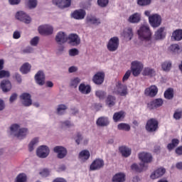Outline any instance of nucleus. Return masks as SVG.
<instances>
[{"label":"nucleus","mask_w":182,"mask_h":182,"mask_svg":"<svg viewBox=\"0 0 182 182\" xmlns=\"http://www.w3.org/2000/svg\"><path fill=\"white\" fill-rule=\"evenodd\" d=\"M141 41L146 42V46L151 45V31L149 26H141L137 31Z\"/></svg>","instance_id":"1"},{"label":"nucleus","mask_w":182,"mask_h":182,"mask_svg":"<svg viewBox=\"0 0 182 182\" xmlns=\"http://www.w3.org/2000/svg\"><path fill=\"white\" fill-rule=\"evenodd\" d=\"M19 124H14L10 127L11 134H14L15 137H17L18 140H23L28 135V128L19 129Z\"/></svg>","instance_id":"2"},{"label":"nucleus","mask_w":182,"mask_h":182,"mask_svg":"<svg viewBox=\"0 0 182 182\" xmlns=\"http://www.w3.org/2000/svg\"><path fill=\"white\" fill-rule=\"evenodd\" d=\"M145 129L148 133H154L159 130V121L156 118H151L147 120Z\"/></svg>","instance_id":"3"},{"label":"nucleus","mask_w":182,"mask_h":182,"mask_svg":"<svg viewBox=\"0 0 182 182\" xmlns=\"http://www.w3.org/2000/svg\"><path fill=\"white\" fill-rule=\"evenodd\" d=\"M113 93L119 95V96H127L129 92L127 91V85L122 84V82L118 81L114 88Z\"/></svg>","instance_id":"4"},{"label":"nucleus","mask_w":182,"mask_h":182,"mask_svg":"<svg viewBox=\"0 0 182 182\" xmlns=\"http://www.w3.org/2000/svg\"><path fill=\"white\" fill-rule=\"evenodd\" d=\"M149 22L152 28H159L161 25V16L156 14L149 18Z\"/></svg>","instance_id":"5"},{"label":"nucleus","mask_w":182,"mask_h":182,"mask_svg":"<svg viewBox=\"0 0 182 182\" xmlns=\"http://www.w3.org/2000/svg\"><path fill=\"white\" fill-rule=\"evenodd\" d=\"M107 48L109 52H115L119 48V38L112 37L108 41Z\"/></svg>","instance_id":"6"},{"label":"nucleus","mask_w":182,"mask_h":182,"mask_svg":"<svg viewBox=\"0 0 182 182\" xmlns=\"http://www.w3.org/2000/svg\"><path fill=\"white\" fill-rule=\"evenodd\" d=\"M38 32L40 35L48 36L53 33V27L50 25H43L38 27Z\"/></svg>","instance_id":"7"},{"label":"nucleus","mask_w":182,"mask_h":182,"mask_svg":"<svg viewBox=\"0 0 182 182\" xmlns=\"http://www.w3.org/2000/svg\"><path fill=\"white\" fill-rule=\"evenodd\" d=\"M132 75L139 76V73L143 70V63L139 61H134L132 63Z\"/></svg>","instance_id":"8"},{"label":"nucleus","mask_w":182,"mask_h":182,"mask_svg":"<svg viewBox=\"0 0 182 182\" xmlns=\"http://www.w3.org/2000/svg\"><path fill=\"white\" fill-rule=\"evenodd\" d=\"M103 167H105V161L101 159H96L91 164L90 168L92 171H95V170H100Z\"/></svg>","instance_id":"9"},{"label":"nucleus","mask_w":182,"mask_h":182,"mask_svg":"<svg viewBox=\"0 0 182 182\" xmlns=\"http://www.w3.org/2000/svg\"><path fill=\"white\" fill-rule=\"evenodd\" d=\"M67 41H68L69 45L71 46H78V45H80V38L77 34H70Z\"/></svg>","instance_id":"10"},{"label":"nucleus","mask_w":182,"mask_h":182,"mask_svg":"<svg viewBox=\"0 0 182 182\" xmlns=\"http://www.w3.org/2000/svg\"><path fill=\"white\" fill-rule=\"evenodd\" d=\"M16 18L24 23H31L32 18L23 11H18L16 14Z\"/></svg>","instance_id":"11"},{"label":"nucleus","mask_w":182,"mask_h":182,"mask_svg":"<svg viewBox=\"0 0 182 182\" xmlns=\"http://www.w3.org/2000/svg\"><path fill=\"white\" fill-rule=\"evenodd\" d=\"M29 93L24 92L20 95V100L23 106L26 107L32 105V99Z\"/></svg>","instance_id":"12"},{"label":"nucleus","mask_w":182,"mask_h":182,"mask_svg":"<svg viewBox=\"0 0 182 182\" xmlns=\"http://www.w3.org/2000/svg\"><path fill=\"white\" fill-rule=\"evenodd\" d=\"M49 147L42 145L37 149V156L40 157L41 159H46V157H48L49 156Z\"/></svg>","instance_id":"13"},{"label":"nucleus","mask_w":182,"mask_h":182,"mask_svg":"<svg viewBox=\"0 0 182 182\" xmlns=\"http://www.w3.org/2000/svg\"><path fill=\"white\" fill-rule=\"evenodd\" d=\"M53 4L57 5L60 9H65L72 5V0H53Z\"/></svg>","instance_id":"14"},{"label":"nucleus","mask_w":182,"mask_h":182,"mask_svg":"<svg viewBox=\"0 0 182 182\" xmlns=\"http://www.w3.org/2000/svg\"><path fill=\"white\" fill-rule=\"evenodd\" d=\"M159 93V88L156 85H151L144 90L145 96H149V97H154Z\"/></svg>","instance_id":"15"},{"label":"nucleus","mask_w":182,"mask_h":182,"mask_svg":"<svg viewBox=\"0 0 182 182\" xmlns=\"http://www.w3.org/2000/svg\"><path fill=\"white\" fill-rule=\"evenodd\" d=\"M138 157L139 160L142 162V164L146 163H151L153 161V156L151 154L147 152H141L139 154Z\"/></svg>","instance_id":"16"},{"label":"nucleus","mask_w":182,"mask_h":182,"mask_svg":"<svg viewBox=\"0 0 182 182\" xmlns=\"http://www.w3.org/2000/svg\"><path fill=\"white\" fill-rule=\"evenodd\" d=\"M54 153H57L58 159H65L66 154H68V151L63 146H57L53 149Z\"/></svg>","instance_id":"17"},{"label":"nucleus","mask_w":182,"mask_h":182,"mask_svg":"<svg viewBox=\"0 0 182 182\" xmlns=\"http://www.w3.org/2000/svg\"><path fill=\"white\" fill-rule=\"evenodd\" d=\"M163 100L158 98L151 101L149 103H148L147 106L149 110H153L154 109H157V107L163 106Z\"/></svg>","instance_id":"18"},{"label":"nucleus","mask_w":182,"mask_h":182,"mask_svg":"<svg viewBox=\"0 0 182 182\" xmlns=\"http://www.w3.org/2000/svg\"><path fill=\"white\" fill-rule=\"evenodd\" d=\"M92 82H94L95 85H102L105 82V73H97L92 77Z\"/></svg>","instance_id":"19"},{"label":"nucleus","mask_w":182,"mask_h":182,"mask_svg":"<svg viewBox=\"0 0 182 182\" xmlns=\"http://www.w3.org/2000/svg\"><path fill=\"white\" fill-rule=\"evenodd\" d=\"M45 73H43V71L39 70L35 75V80L37 85H39V86H43L45 85Z\"/></svg>","instance_id":"20"},{"label":"nucleus","mask_w":182,"mask_h":182,"mask_svg":"<svg viewBox=\"0 0 182 182\" xmlns=\"http://www.w3.org/2000/svg\"><path fill=\"white\" fill-rule=\"evenodd\" d=\"M68 35L65 33V32L60 31L58 33V34L55 36V41L58 45H62V43H65V42H68Z\"/></svg>","instance_id":"21"},{"label":"nucleus","mask_w":182,"mask_h":182,"mask_svg":"<svg viewBox=\"0 0 182 182\" xmlns=\"http://www.w3.org/2000/svg\"><path fill=\"white\" fill-rule=\"evenodd\" d=\"M164 31H166V27H161L155 32L154 38L156 41H161L166 38V33Z\"/></svg>","instance_id":"22"},{"label":"nucleus","mask_w":182,"mask_h":182,"mask_svg":"<svg viewBox=\"0 0 182 182\" xmlns=\"http://www.w3.org/2000/svg\"><path fill=\"white\" fill-rule=\"evenodd\" d=\"M96 124L100 127H106V126L110 124V121H109V117H100L97 119Z\"/></svg>","instance_id":"23"},{"label":"nucleus","mask_w":182,"mask_h":182,"mask_svg":"<svg viewBox=\"0 0 182 182\" xmlns=\"http://www.w3.org/2000/svg\"><path fill=\"white\" fill-rule=\"evenodd\" d=\"M78 90L82 95H89L92 92V87L89 85H85V83H81L79 85Z\"/></svg>","instance_id":"24"},{"label":"nucleus","mask_w":182,"mask_h":182,"mask_svg":"<svg viewBox=\"0 0 182 182\" xmlns=\"http://www.w3.org/2000/svg\"><path fill=\"white\" fill-rule=\"evenodd\" d=\"M85 16H86V11L83 9L75 10L73 13V18H74V19H85Z\"/></svg>","instance_id":"25"},{"label":"nucleus","mask_w":182,"mask_h":182,"mask_svg":"<svg viewBox=\"0 0 182 182\" xmlns=\"http://www.w3.org/2000/svg\"><path fill=\"white\" fill-rule=\"evenodd\" d=\"M166 173V168H159L156 169L153 173L151 175V178L152 180H156V178H159L161 177V176Z\"/></svg>","instance_id":"26"},{"label":"nucleus","mask_w":182,"mask_h":182,"mask_svg":"<svg viewBox=\"0 0 182 182\" xmlns=\"http://www.w3.org/2000/svg\"><path fill=\"white\" fill-rule=\"evenodd\" d=\"M131 168L134 171H136V173H141V171L147 170V166L145 164H139V166L134 164L131 166Z\"/></svg>","instance_id":"27"},{"label":"nucleus","mask_w":182,"mask_h":182,"mask_svg":"<svg viewBox=\"0 0 182 182\" xmlns=\"http://www.w3.org/2000/svg\"><path fill=\"white\" fill-rule=\"evenodd\" d=\"M1 88L3 92H9L12 89V84L9 80H2L1 82Z\"/></svg>","instance_id":"28"},{"label":"nucleus","mask_w":182,"mask_h":182,"mask_svg":"<svg viewBox=\"0 0 182 182\" xmlns=\"http://www.w3.org/2000/svg\"><path fill=\"white\" fill-rule=\"evenodd\" d=\"M140 21H141V16L139 13H134L128 18V22L130 23H139Z\"/></svg>","instance_id":"29"},{"label":"nucleus","mask_w":182,"mask_h":182,"mask_svg":"<svg viewBox=\"0 0 182 182\" xmlns=\"http://www.w3.org/2000/svg\"><path fill=\"white\" fill-rule=\"evenodd\" d=\"M119 150L123 157H129L132 154V149L127 146H119Z\"/></svg>","instance_id":"30"},{"label":"nucleus","mask_w":182,"mask_h":182,"mask_svg":"<svg viewBox=\"0 0 182 182\" xmlns=\"http://www.w3.org/2000/svg\"><path fill=\"white\" fill-rule=\"evenodd\" d=\"M87 23H90L91 25H100V19L96 18L95 16H87Z\"/></svg>","instance_id":"31"},{"label":"nucleus","mask_w":182,"mask_h":182,"mask_svg":"<svg viewBox=\"0 0 182 182\" xmlns=\"http://www.w3.org/2000/svg\"><path fill=\"white\" fill-rule=\"evenodd\" d=\"M31 68L32 65H31L29 63H24L20 68V72L23 75H27V73H29L31 72Z\"/></svg>","instance_id":"32"},{"label":"nucleus","mask_w":182,"mask_h":182,"mask_svg":"<svg viewBox=\"0 0 182 182\" xmlns=\"http://www.w3.org/2000/svg\"><path fill=\"white\" fill-rule=\"evenodd\" d=\"M126 180V175L124 173H116L113 178V182H124Z\"/></svg>","instance_id":"33"},{"label":"nucleus","mask_w":182,"mask_h":182,"mask_svg":"<svg viewBox=\"0 0 182 182\" xmlns=\"http://www.w3.org/2000/svg\"><path fill=\"white\" fill-rule=\"evenodd\" d=\"M105 103L108 107H113L116 105V97L108 95L105 100Z\"/></svg>","instance_id":"34"},{"label":"nucleus","mask_w":182,"mask_h":182,"mask_svg":"<svg viewBox=\"0 0 182 182\" xmlns=\"http://www.w3.org/2000/svg\"><path fill=\"white\" fill-rule=\"evenodd\" d=\"M79 159L84 160V161L89 160L90 159V152L87 149L81 151L79 154Z\"/></svg>","instance_id":"35"},{"label":"nucleus","mask_w":182,"mask_h":182,"mask_svg":"<svg viewBox=\"0 0 182 182\" xmlns=\"http://www.w3.org/2000/svg\"><path fill=\"white\" fill-rule=\"evenodd\" d=\"M164 97L168 100H171L174 97V90L173 88H168L164 92Z\"/></svg>","instance_id":"36"},{"label":"nucleus","mask_w":182,"mask_h":182,"mask_svg":"<svg viewBox=\"0 0 182 182\" xmlns=\"http://www.w3.org/2000/svg\"><path fill=\"white\" fill-rule=\"evenodd\" d=\"M172 38L175 41H180L182 40V29H177L172 33Z\"/></svg>","instance_id":"37"},{"label":"nucleus","mask_w":182,"mask_h":182,"mask_svg":"<svg viewBox=\"0 0 182 182\" xmlns=\"http://www.w3.org/2000/svg\"><path fill=\"white\" fill-rule=\"evenodd\" d=\"M122 119H124V112L119 111L118 112H115L113 115V120L115 122H120Z\"/></svg>","instance_id":"38"},{"label":"nucleus","mask_w":182,"mask_h":182,"mask_svg":"<svg viewBox=\"0 0 182 182\" xmlns=\"http://www.w3.org/2000/svg\"><path fill=\"white\" fill-rule=\"evenodd\" d=\"M171 61H165L161 64L162 70L164 72H170L171 70Z\"/></svg>","instance_id":"39"},{"label":"nucleus","mask_w":182,"mask_h":182,"mask_svg":"<svg viewBox=\"0 0 182 182\" xmlns=\"http://www.w3.org/2000/svg\"><path fill=\"white\" fill-rule=\"evenodd\" d=\"M156 71L153 68H145L143 71L144 76H154L155 75Z\"/></svg>","instance_id":"40"},{"label":"nucleus","mask_w":182,"mask_h":182,"mask_svg":"<svg viewBox=\"0 0 182 182\" xmlns=\"http://www.w3.org/2000/svg\"><path fill=\"white\" fill-rule=\"evenodd\" d=\"M106 92L102 90H97L95 92V95L100 99V100H105L106 98Z\"/></svg>","instance_id":"41"},{"label":"nucleus","mask_w":182,"mask_h":182,"mask_svg":"<svg viewBox=\"0 0 182 182\" xmlns=\"http://www.w3.org/2000/svg\"><path fill=\"white\" fill-rule=\"evenodd\" d=\"M182 118V109H177L173 113V119L175 120H180Z\"/></svg>","instance_id":"42"},{"label":"nucleus","mask_w":182,"mask_h":182,"mask_svg":"<svg viewBox=\"0 0 182 182\" xmlns=\"http://www.w3.org/2000/svg\"><path fill=\"white\" fill-rule=\"evenodd\" d=\"M117 127L119 130H124L125 132L130 131V125L128 124L121 123L118 124Z\"/></svg>","instance_id":"43"},{"label":"nucleus","mask_w":182,"mask_h":182,"mask_svg":"<svg viewBox=\"0 0 182 182\" xmlns=\"http://www.w3.org/2000/svg\"><path fill=\"white\" fill-rule=\"evenodd\" d=\"M38 5V1L36 0H27V6L29 9H33V8H36Z\"/></svg>","instance_id":"44"},{"label":"nucleus","mask_w":182,"mask_h":182,"mask_svg":"<svg viewBox=\"0 0 182 182\" xmlns=\"http://www.w3.org/2000/svg\"><path fill=\"white\" fill-rule=\"evenodd\" d=\"M169 50L172 53H177L180 50V46L178 44H172L169 47Z\"/></svg>","instance_id":"45"},{"label":"nucleus","mask_w":182,"mask_h":182,"mask_svg":"<svg viewBox=\"0 0 182 182\" xmlns=\"http://www.w3.org/2000/svg\"><path fill=\"white\" fill-rule=\"evenodd\" d=\"M16 182H26V175L25 173H20L16 178Z\"/></svg>","instance_id":"46"},{"label":"nucleus","mask_w":182,"mask_h":182,"mask_svg":"<svg viewBox=\"0 0 182 182\" xmlns=\"http://www.w3.org/2000/svg\"><path fill=\"white\" fill-rule=\"evenodd\" d=\"M137 4L139 6H147L151 4V0H137Z\"/></svg>","instance_id":"47"},{"label":"nucleus","mask_w":182,"mask_h":182,"mask_svg":"<svg viewBox=\"0 0 182 182\" xmlns=\"http://www.w3.org/2000/svg\"><path fill=\"white\" fill-rule=\"evenodd\" d=\"M39 142V139L38 138H34L28 144V150L29 151H33V145L37 144Z\"/></svg>","instance_id":"48"},{"label":"nucleus","mask_w":182,"mask_h":182,"mask_svg":"<svg viewBox=\"0 0 182 182\" xmlns=\"http://www.w3.org/2000/svg\"><path fill=\"white\" fill-rule=\"evenodd\" d=\"M66 109H68V107H66V105H58V108H57V113L58 114H63L65 110H66Z\"/></svg>","instance_id":"49"},{"label":"nucleus","mask_w":182,"mask_h":182,"mask_svg":"<svg viewBox=\"0 0 182 182\" xmlns=\"http://www.w3.org/2000/svg\"><path fill=\"white\" fill-rule=\"evenodd\" d=\"M9 76H11L9 71L0 70V79H4V77H9Z\"/></svg>","instance_id":"50"},{"label":"nucleus","mask_w":182,"mask_h":182,"mask_svg":"<svg viewBox=\"0 0 182 182\" xmlns=\"http://www.w3.org/2000/svg\"><path fill=\"white\" fill-rule=\"evenodd\" d=\"M97 4L101 8H105L109 4V0H97Z\"/></svg>","instance_id":"51"},{"label":"nucleus","mask_w":182,"mask_h":182,"mask_svg":"<svg viewBox=\"0 0 182 182\" xmlns=\"http://www.w3.org/2000/svg\"><path fill=\"white\" fill-rule=\"evenodd\" d=\"M133 30L132 29V28H128L127 29L125 36L128 38L129 41H131L132 38H133Z\"/></svg>","instance_id":"52"},{"label":"nucleus","mask_w":182,"mask_h":182,"mask_svg":"<svg viewBox=\"0 0 182 182\" xmlns=\"http://www.w3.org/2000/svg\"><path fill=\"white\" fill-rule=\"evenodd\" d=\"M39 174L42 176V177H48L49 174H50V171L48 168L43 169Z\"/></svg>","instance_id":"53"},{"label":"nucleus","mask_w":182,"mask_h":182,"mask_svg":"<svg viewBox=\"0 0 182 182\" xmlns=\"http://www.w3.org/2000/svg\"><path fill=\"white\" fill-rule=\"evenodd\" d=\"M79 83H80V79L79 77H75L71 80V86L73 87H77Z\"/></svg>","instance_id":"54"},{"label":"nucleus","mask_w":182,"mask_h":182,"mask_svg":"<svg viewBox=\"0 0 182 182\" xmlns=\"http://www.w3.org/2000/svg\"><path fill=\"white\" fill-rule=\"evenodd\" d=\"M69 55L70 56H77V55H79V50L77 48H72L69 50Z\"/></svg>","instance_id":"55"},{"label":"nucleus","mask_w":182,"mask_h":182,"mask_svg":"<svg viewBox=\"0 0 182 182\" xmlns=\"http://www.w3.org/2000/svg\"><path fill=\"white\" fill-rule=\"evenodd\" d=\"M39 43V37L36 36L31 41V45L32 46H36Z\"/></svg>","instance_id":"56"},{"label":"nucleus","mask_w":182,"mask_h":182,"mask_svg":"<svg viewBox=\"0 0 182 182\" xmlns=\"http://www.w3.org/2000/svg\"><path fill=\"white\" fill-rule=\"evenodd\" d=\"M130 75H132V71L127 70L122 77V82H126L130 77Z\"/></svg>","instance_id":"57"},{"label":"nucleus","mask_w":182,"mask_h":182,"mask_svg":"<svg viewBox=\"0 0 182 182\" xmlns=\"http://www.w3.org/2000/svg\"><path fill=\"white\" fill-rule=\"evenodd\" d=\"M33 48L32 47H27L22 50V53H32Z\"/></svg>","instance_id":"58"},{"label":"nucleus","mask_w":182,"mask_h":182,"mask_svg":"<svg viewBox=\"0 0 182 182\" xmlns=\"http://www.w3.org/2000/svg\"><path fill=\"white\" fill-rule=\"evenodd\" d=\"M72 126H73V124H71L70 121L62 122V127H72Z\"/></svg>","instance_id":"59"},{"label":"nucleus","mask_w":182,"mask_h":182,"mask_svg":"<svg viewBox=\"0 0 182 182\" xmlns=\"http://www.w3.org/2000/svg\"><path fill=\"white\" fill-rule=\"evenodd\" d=\"M83 140V137L82 136V134L80 133L77 134V138L75 139V142L77 144H80V141Z\"/></svg>","instance_id":"60"},{"label":"nucleus","mask_w":182,"mask_h":182,"mask_svg":"<svg viewBox=\"0 0 182 182\" xmlns=\"http://www.w3.org/2000/svg\"><path fill=\"white\" fill-rule=\"evenodd\" d=\"M14 77L18 83H22V76H21V74L16 73Z\"/></svg>","instance_id":"61"},{"label":"nucleus","mask_w":182,"mask_h":182,"mask_svg":"<svg viewBox=\"0 0 182 182\" xmlns=\"http://www.w3.org/2000/svg\"><path fill=\"white\" fill-rule=\"evenodd\" d=\"M13 38L14 39H19V38H21V33L19 31H14Z\"/></svg>","instance_id":"62"},{"label":"nucleus","mask_w":182,"mask_h":182,"mask_svg":"<svg viewBox=\"0 0 182 182\" xmlns=\"http://www.w3.org/2000/svg\"><path fill=\"white\" fill-rule=\"evenodd\" d=\"M175 152L178 154V156H182V146L177 147Z\"/></svg>","instance_id":"63"},{"label":"nucleus","mask_w":182,"mask_h":182,"mask_svg":"<svg viewBox=\"0 0 182 182\" xmlns=\"http://www.w3.org/2000/svg\"><path fill=\"white\" fill-rule=\"evenodd\" d=\"M52 182H68L63 178H56Z\"/></svg>","instance_id":"64"}]
</instances>
